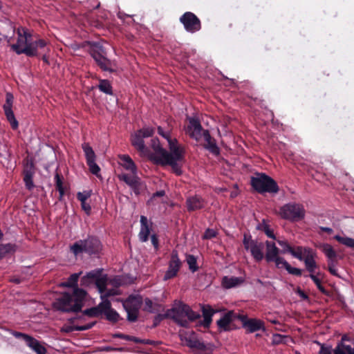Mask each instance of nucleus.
Returning <instances> with one entry per match:
<instances>
[{
    "instance_id": "nucleus-1",
    "label": "nucleus",
    "mask_w": 354,
    "mask_h": 354,
    "mask_svg": "<svg viewBox=\"0 0 354 354\" xmlns=\"http://www.w3.org/2000/svg\"><path fill=\"white\" fill-rule=\"evenodd\" d=\"M86 295V290L82 288H73L71 293H62L53 302V306L63 313L81 312Z\"/></svg>"
},
{
    "instance_id": "nucleus-2",
    "label": "nucleus",
    "mask_w": 354,
    "mask_h": 354,
    "mask_svg": "<svg viewBox=\"0 0 354 354\" xmlns=\"http://www.w3.org/2000/svg\"><path fill=\"white\" fill-rule=\"evenodd\" d=\"M169 319L178 325L189 328V323L201 318V315L194 312L190 306L183 302L175 303L174 306L167 310Z\"/></svg>"
},
{
    "instance_id": "nucleus-3",
    "label": "nucleus",
    "mask_w": 354,
    "mask_h": 354,
    "mask_svg": "<svg viewBox=\"0 0 354 354\" xmlns=\"http://www.w3.org/2000/svg\"><path fill=\"white\" fill-rule=\"evenodd\" d=\"M100 239L92 235H88L84 239H80L70 245V252L75 257L85 253L90 256L98 254L102 250Z\"/></svg>"
},
{
    "instance_id": "nucleus-4",
    "label": "nucleus",
    "mask_w": 354,
    "mask_h": 354,
    "mask_svg": "<svg viewBox=\"0 0 354 354\" xmlns=\"http://www.w3.org/2000/svg\"><path fill=\"white\" fill-rule=\"evenodd\" d=\"M155 154L151 157L157 163L174 164V160H182L184 151L178 145L170 149L171 153L158 145L153 147Z\"/></svg>"
},
{
    "instance_id": "nucleus-5",
    "label": "nucleus",
    "mask_w": 354,
    "mask_h": 354,
    "mask_svg": "<svg viewBox=\"0 0 354 354\" xmlns=\"http://www.w3.org/2000/svg\"><path fill=\"white\" fill-rule=\"evenodd\" d=\"M155 154L151 157L157 163L174 164V160H182L184 151L178 145L170 149L171 153L158 145L153 147Z\"/></svg>"
},
{
    "instance_id": "nucleus-6",
    "label": "nucleus",
    "mask_w": 354,
    "mask_h": 354,
    "mask_svg": "<svg viewBox=\"0 0 354 354\" xmlns=\"http://www.w3.org/2000/svg\"><path fill=\"white\" fill-rule=\"evenodd\" d=\"M250 184L258 193H277L279 186L276 181L265 174H258L251 178Z\"/></svg>"
},
{
    "instance_id": "nucleus-7",
    "label": "nucleus",
    "mask_w": 354,
    "mask_h": 354,
    "mask_svg": "<svg viewBox=\"0 0 354 354\" xmlns=\"http://www.w3.org/2000/svg\"><path fill=\"white\" fill-rule=\"evenodd\" d=\"M122 306L127 312V319L129 322H136L139 317L140 309L143 303L140 295H130L127 299L121 300Z\"/></svg>"
},
{
    "instance_id": "nucleus-8",
    "label": "nucleus",
    "mask_w": 354,
    "mask_h": 354,
    "mask_svg": "<svg viewBox=\"0 0 354 354\" xmlns=\"http://www.w3.org/2000/svg\"><path fill=\"white\" fill-rule=\"evenodd\" d=\"M96 48H91L90 55L93 58L97 65L103 71H109L113 73L115 71V63L106 57V51L103 46L99 44L95 43L93 44Z\"/></svg>"
},
{
    "instance_id": "nucleus-9",
    "label": "nucleus",
    "mask_w": 354,
    "mask_h": 354,
    "mask_svg": "<svg viewBox=\"0 0 354 354\" xmlns=\"http://www.w3.org/2000/svg\"><path fill=\"white\" fill-rule=\"evenodd\" d=\"M306 211L302 205L298 203H288L279 209V214L283 219L292 222H297L304 219Z\"/></svg>"
},
{
    "instance_id": "nucleus-10",
    "label": "nucleus",
    "mask_w": 354,
    "mask_h": 354,
    "mask_svg": "<svg viewBox=\"0 0 354 354\" xmlns=\"http://www.w3.org/2000/svg\"><path fill=\"white\" fill-rule=\"evenodd\" d=\"M48 41L44 39L37 38L32 40L30 39L27 46H24L23 49H19L17 46H14V52L17 55L25 54L27 57H38L40 55V51H45V48L48 46Z\"/></svg>"
},
{
    "instance_id": "nucleus-11",
    "label": "nucleus",
    "mask_w": 354,
    "mask_h": 354,
    "mask_svg": "<svg viewBox=\"0 0 354 354\" xmlns=\"http://www.w3.org/2000/svg\"><path fill=\"white\" fill-rule=\"evenodd\" d=\"M243 244L246 250H250L256 261L259 262L264 258L263 252L264 248L263 243L253 240L251 235L247 236L244 234Z\"/></svg>"
},
{
    "instance_id": "nucleus-12",
    "label": "nucleus",
    "mask_w": 354,
    "mask_h": 354,
    "mask_svg": "<svg viewBox=\"0 0 354 354\" xmlns=\"http://www.w3.org/2000/svg\"><path fill=\"white\" fill-rule=\"evenodd\" d=\"M179 21L183 25L185 30L190 33H195L202 28L200 19L192 12H185L180 17Z\"/></svg>"
},
{
    "instance_id": "nucleus-13",
    "label": "nucleus",
    "mask_w": 354,
    "mask_h": 354,
    "mask_svg": "<svg viewBox=\"0 0 354 354\" xmlns=\"http://www.w3.org/2000/svg\"><path fill=\"white\" fill-rule=\"evenodd\" d=\"M83 284L95 281V286L100 293H104L106 291L107 283V276L102 275L101 271H91L83 277L81 280Z\"/></svg>"
},
{
    "instance_id": "nucleus-14",
    "label": "nucleus",
    "mask_w": 354,
    "mask_h": 354,
    "mask_svg": "<svg viewBox=\"0 0 354 354\" xmlns=\"http://www.w3.org/2000/svg\"><path fill=\"white\" fill-rule=\"evenodd\" d=\"M82 147L84 151L86 162L90 172L93 175H95L97 177H99L100 176V168L95 162L96 155L93 149L88 142H84L82 145Z\"/></svg>"
},
{
    "instance_id": "nucleus-15",
    "label": "nucleus",
    "mask_w": 354,
    "mask_h": 354,
    "mask_svg": "<svg viewBox=\"0 0 354 354\" xmlns=\"http://www.w3.org/2000/svg\"><path fill=\"white\" fill-rule=\"evenodd\" d=\"M118 178L128 185L136 196L140 195L146 188L145 185L137 175L130 176L122 174L119 175Z\"/></svg>"
},
{
    "instance_id": "nucleus-16",
    "label": "nucleus",
    "mask_w": 354,
    "mask_h": 354,
    "mask_svg": "<svg viewBox=\"0 0 354 354\" xmlns=\"http://www.w3.org/2000/svg\"><path fill=\"white\" fill-rule=\"evenodd\" d=\"M182 266V262L178 258L177 250H173L171 254V258L168 263V268L163 277V281H168L176 277Z\"/></svg>"
},
{
    "instance_id": "nucleus-17",
    "label": "nucleus",
    "mask_w": 354,
    "mask_h": 354,
    "mask_svg": "<svg viewBox=\"0 0 354 354\" xmlns=\"http://www.w3.org/2000/svg\"><path fill=\"white\" fill-rule=\"evenodd\" d=\"M188 121L189 123L185 128L186 133L197 142L200 141L203 137V131L205 129H203L201 122L197 118H189Z\"/></svg>"
},
{
    "instance_id": "nucleus-18",
    "label": "nucleus",
    "mask_w": 354,
    "mask_h": 354,
    "mask_svg": "<svg viewBox=\"0 0 354 354\" xmlns=\"http://www.w3.org/2000/svg\"><path fill=\"white\" fill-rule=\"evenodd\" d=\"M14 97L11 93H7L6 95V103L3 104V111L8 121L9 122L12 129L16 130L18 129L19 123L16 120L12 107Z\"/></svg>"
},
{
    "instance_id": "nucleus-19",
    "label": "nucleus",
    "mask_w": 354,
    "mask_h": 354,
    "mask_svg": "<svg viewBox=\"0 0 354 354\" xmlns=\"http://www.w3.org/2000/svg\"><path fill=\"white\" fill-rule=\"evenodd\" d=\"M239 319L247 333H252L258 330H265L264 322L259 319L248 318L245 315H240Z\"/></svg>"
},
{
    "instance_id": "nucleus-20",
    "label": "nucleus",
    "mask_w": 354,
    "mask_h": 354,
    "mask_svg": "<svg viewBox=\"0 0 354 354\" xmlns=\"http://www.w3.org/2000/svg\"><path fill=\"white\" fill-rule=\"evenodd\" d=\"M235 317L233 311L225 313L217 322L216 324L219 332L230 331L233 329L232 324Z\"/></svg>"
},
{
    "instance_id": "nucleus-21",
    "label": "nucleus",
    "mask_w": 354,
    "mask_h": 354,
    "mask_svg": "<svg viewBox=\"0 0 354 354\" xmlns=\"http://www.w3.org/2000/svg\"><path fill=\"white\" fill-rule=\"evenodd\" d=\"M18 38L16 44H13L10 46V48L14 51L13 46H17L19 49H23L22 46H27L29 43L32 34L30 30L24 27L19 28L17 31Z\"/></svg>"
},
{
    "instance_id": "nucleus-22",
    "label": "nucleus",
    "mask_w": 354,
    "mask_h": 354,
    "mask_svg": "<svg viewBox=\"0 0 354 354\" xmlns=\"http://www.w3.org/2000/svg\"><path fill=\"white\" fill-rule=\"evenodd\" d=\"M203 319L199 320L196 326H203L205 328H209L212 322V317L216 313L211 306L203 305L201 306Z\"/></svg>"
},
{
    "instance_id": "nucleus-23",
    "label": "nucleus",
    "mask_w": 354,
    "mask_h": 354,
    "mask_svg": "<svg viewBox=\"0 0 354 354\" xmlns=\"http://www.w3.org/2000/svg\"><path fill=\"white\" fill-rule=\"evenodd\" d=\"M203 136L205 141L203 147L212 154L216 156L218 155L220 153V149L216 145V140L211 136L209 131L208 130L203 131Z\"/></svg>"
},
{
    "instance_id": "nucleus-24",
    "label": "nucleus",
    "mask_w": 354,
    "mask_h": 354,
    "mask_svg": "<svg viewBox=\"0 0 354 354\" xmlns=\"http://www.w3.org/2000/svg\"><path fill=\"white\" fill-rule=\"evenodd\" d=\"M186 205L188 212H194L204 207L205 200L198 195L189 196L186 200Z\"/></svg>"
},
{
    "instance_id": "nucleus-25",
    "label": "nucleus",
    "mask_w": 354,
    "mask_h": 354,
    "mask_svg": "<svg viewBox=\"0 0 354 354\" xmlns=\"http://www.w3.org/2000/svg\"><path fill=\"white\" fill-rule=\"evenodd\" d=\"M105 303H107L108 308L103 310V314L107 321L112 324H115L120 320L123 319L120 314L111 307V301L108 299H105Z\"/></svg>"
},
{
    "instance_id": "nucleus-26",
    "label": "nucleus",
    "mask_w": 354,
    "mask_h": 354,
    "mask_svg": "<svg viewBox=\"0 0 354 354\" xmlns=\"http://www.w3.org/2000/svg\"><path fill=\"white\" fill-rule=\"evenodd\" d=\"M266 246V252L265 259L268 263L272 262L280 253V250L276 246L275 243L266 241L265 243Z\"/></svg>"
},
{
    "instance_id": "nucleus-27",
    "label": "nucleus",
    "mask_w": 354,
    "mask_h": 354,
    "mask_svg": "<svg viewBox=\"0 0 354 354\" xmlns=\"http://www.w3.org/2000/svg\"><path fill=\"white\" fill-rule=\"evenodd\" d=\"M306 268V270L313 274L315 268L317 267L315 261L314 260V253L311 248L305 249V257L303 259Z\"/></svg>"
},
{
    "instance_id": "nucleus-28",
    "label": "nucleus",
    "mask_w": 354,
    "mask_h": 354,
    "mask_svg": "<svg viewBox=\"0 0 354 354\" xmlns=\"http://www.w3.org/2000/svg\"><path fill=\"white\" fill-rule=\"evenodd\" d=\"M140 231L139 232V239L142 242H146L149 239L151 232V226L148 223L147 218L145 216H140Z\"/></svg>"
},
{
    "instance_id": "nucleus-29",
    "label": "nucleus",
    "mask_w": 354,
    "mask_h": 354,
    "mask_svg": "<svg viewBox=\"0 0 354 354\" xmlns=\"http://www.w3.org/2000/svg\"><path fill=\"white\" fill-rule=\"evenodd\" d=\"M107 308V303H105V300H103L97 306L87 308L84 310L82 313L83 315L88 316L90 317H98L99 316L103 314V310Z\"/></svg>"
},
{
    "instance_id": "nucleus-30",
    "label": "nucleus",
    "mask_w": 354,
    "mask_h": 354,
    "mask_svg": "<svg viewBox=\"0 0 354 354\" xmlns=\"http://www.w3.org/2000/svg\"><path fill=\"white\" fill-rule=\"evenodd\" d=\"M26 344L31 348L37 354H46V348L43 346L34 337L28 335L25 340Z\"/></svg>"
},
{
    "instance_id": "nucleus-31",
    "label": "nucleus",
    "mask_w": 354,
    "mask_h": 354,
    "mask_svg": "<svg viewBox=\"0 0 354 354\" xmlns=\"http://www.w3.org/2000/svg\"><path fill=\"white\" fill-rule=\"evenodd\" d=\"M120 158V164L127 170L130 171L133 175H136L137 167L129 155H121Z\"/></svg>"
},
{
    "instance_id": "nucleus-32",
    "label": "nucleus",
    "mask_w": 354,
    "mask_h": 354,
    "mask_svg": "<svg viewBox=\"0 0 354 354\" xmlns=\"http://www.w3.org/2000/svg\"><path fill=\"white\" fill-rule=\"evenodd\" d=\"M243 281L244 279L241 277L225 276L222 279L221 284L223 288L230 289L239 286Z\"/></svg>"
},
{
    "instance_id": "nucleus-33",
    "label": "nucleus",
    "mask_w": 354,
    "mask_h": 354,
    "mask_svg": "<svg viewBox=\"0 0 354 354\" xmlns=\"http://www.w3.org/2000/svg\"><path fill=\"white\" fill-rule=\"evenodd\" d=\"M180 337L183 344L191 349H192L198 339L196 333L194 331H192L191 333L182 332L180 333Z\"/></svg>"
},
{
    "instance_id": "nucleus-34",
    "label": "nucleus",
    "mask_w": 354,
    "mask_h": 354,
    "mask_svg": "<svg viewBox=\"0 0 354 354\" xmlns=\"http://www.w3.org/2000/svg\"><path fill=\"white\" fill-rule=\"evenodd\" d=\"M344 344L337 343L335 348L333 350L330 346L320 344L319 354H345L344 349Z\"/></svg>"
},
{
    "instance_id": "nucleus-35",
    "label": "nucleus",
    "mask_w": 354,
    "mask_h": 354,
    "mask_svg": "<svg viewBox=\"0 0 354 354\" xmlns=\"http://www.w3.org/2000/svg\"><path fill=\"white\" fill-rule=\"evenodd\" d=\"M131 144L132 145L139 151L143 152L145 149V145L144 142V138L136 131L133 135L131 136Z\"/></svg>"
},
{
    "instance_id": "nucleus-36",
    "label": "nucleus",
    "mask_w": 354,
    "mask_h": 354,
    "mask_svg": "<svg viewBox=\"0 0 354 354\" xmlns=\"http://www.w3.org/2000/svg\"><path fill=\"white\" fill-rule=\"evenodd\" d=\"M97 87L101 92H102L106 95H113L112 85H111L110 81L108 80L100 79L99 84L97 86Z\"/></svg>"
},
{
    "instance_id": "nucleus-37",
    "label": "nucleus",
    "mask_w": 354,
    "mask_h": 354,
    "mask_svg": "<svg viewBox=\"0 0 354 354\" xmlns=\"http://www.w3.org/2000/svg\"><path fill=\"white\" fill-rule=\"evenodd\" d=\"M322 252L325 254V255L328 259V261H335L336 260L337 253L334 250L333 248L328 243H323L320 246Z\"/></svg>"
},
{
    "instance_id": "nucleus-38",
    "label": "nucleus",
    "mask_w": 354,
    "mask_h": 354,
    "mask_svg": "<svg viewBox=\"0 0 354 354\" xmlns=\"http://www.w3.org/2000/svg\"><path fill=\"white\" fill-rule=\"evenodd\" d=\"M63 177L59 175L58 173L55 174V187L57 190L59 192V196L58 198V200L59 201H62L63 199V197L65 194L64 187L63 186V181H62Z\"/></svg>"
},
{
    "instance_id": "nucleus-39",
    "label": "nucleus",
    "mask_w": 354,
    "mask_h": 354,
    "mask_svg": "<svg viewBox=\"0 0 354 354\" xmlns=\"http://www.w3.org/2000/svg\"><path fill=\"white\" fill-rule=\"evenodd\" d=\"M192 350L194 351L198 352L200 354H206L207 352L210 353L212 351L210 346L206 345L204 342L200 341L198 339L194 345Z\"/></svg>"
},
{
    "instance_id": "nucleus-40",
    "label": "nucleus",
    "mask_w": 354,
    "mask_h": 354,
    "mask_svg": "<svg viewBox=\"0 0 354 354\" xmlns=\"http://www.w3.org/2000/svg\"><path fill=\"white\" fill-rule=\"evenodd\" d=\"M16 250V245L12 243L0 244V259Z\"/></svg>"
},
{
    "instance_id": "nucleus-41",
    "label": "nucleus",
    "mask_w": 354,
    "mask_h": 354,
    "mask_svg": "<svg viewBox=\"0 0 354 354\" xmlns=\"http://www.w3.org/2000/svg\"><path fill=\"white\" fill-rule=\"evenodd\" d=\"M80 273H74L72 274L67 279L66 281L61 283V286L63 287H68V288H78L77 287V281L80 277Z\"/></svg>"
},
{
    "instance_id": "nucleus-42",
    "label": "nucleus",
    "mask_w": 354,
    "mask_h": 354,
    "mask_svg": "<svg viewBox=\"0 0 354 354\" xmlns=\"http://www.w3.org/2000/svg\"><path fill=\"white\" fill-rule=\"evenodd\" d=\"M257 229L264 232L268 237L272 239H276V236L273 230L270 228L269 225L266 223L265 220H263V222L257 225Z\"/></svg>"
},
{
    "instance_id": "nucleus-43",
    "label": "nucleus",
    "mask_w": 354,
    "mask_h": 354,
    "mask_svg": "<svg viewBox=\"0 0 354 354\" xmlns=\"http://www.w3.org/2000/svg\"><path fill=\"white\" fill-rule=\"evenodd\" d=\"M32 176H33V172L32 171L26 170L24 171V181L25 183L26 187L28 190H31L34 187Z\"/></svg>"
},
{
    "instance_id": "nucleus-44",
    "label": "nucleus",
    "mask_w": 354,
    "mask_h": 354,
    "mask_svg": "<svg viewBox=\"0 0 354 354\" xmlns=\"http://www.w3.org/2000/svg\"><path fill=\"white\" fill-rule=\"evenodd\" d=\"M334 239L339 243H342L348 248H354V239L347 236L344 237L340 235H335Z\"/></svg>"
},
{
    "instance_id": "nucleus-45",
    "label": "nucleus",
    "mask_w": 354,
    "mask_h": 354,
    "mask_svg": "<svg viewBox=\"0 0 354 354\" xmlns=\"http://www.w3.org/2000/svg\"><path fill=\"white\" fill-rule=\"evenodd\" d=\"M290 339V337L288 335H283L279 333H275L272 335V344L273 345H279L280 344H287V340Z\"/></svg>"
},
{
    "instance_id": "nucleus-46",
    "label": "nucleus",
    "mask_w": 354,
    "mask_h": 354,
    "mask_svg": "<svg viewBox=\"0 0 354 354\" xmlns=\"http://www.w3.org/2000/svg\"><path fill=\"white\" fill-rule=\"evenodd\" d=\"M309 277L310 279L313 281V282L315 283L317 288L318 290L324 295L328 296L329 292L327 290L324 286L322 284L321 280L317 277V275H315L313 274H310Z\"/></svg>"
},
{
    "instance_id": "nucleus-47",
    "label": "nucleus",
    "mask_w": 354,
    "mask_h": 354,
    "mask_svg": "<svg viewBox=\"0 0 354 354\" xmlns=\"http://www.w3.org/2000/svg\"><path fill=\"white\" fill-rule=\"evenodd\" d=\"M186 261L189 266V269L192 272H195L198 270V266H197V259L194 255L187 254L186 257Z\"/></svg>"
},
{
    "instance_id": "nucleus-48",
    "label": "nucleus",
    "mask_w": 354,
    "mask_h": 354,
    "mask_svg": "<svg viewBox=\"0 0 354 354\" xmlns=\"http://www.w3.org/2000/svg\"><path fill=\"white\" fill-rule=\"evenodd\" d=\"M306 248H303L301 246H297L295 249L292 248L290 254L299 260L302 261L304 259V257H305Z\"/></svg>"
},
{
    "instance_id": "nucleus-49",
    "label": "nucleus",
    "mask_w": 354,
    "mask_h": 354,
    "mask_svg": "<svg viewBox=\"0 0 354 354\" xmlns=\"http://www.w3.org/2000/svg\"><path fill=\"white\" fill-rule=\"evenodd\" d=\"M96 324V322H93L91 323H88L87 324L83 325V326H75L73 327H70V328L68 330V331H84L87 330L91 328H92Z\"/></svg>"
},
{
    "instance_id": "nucleus-50",
    "label": "nucleus",
    "mask_w": 354,
    "mask_h": 354,
    "mask_svg": "<svg viewBox=\"0 0 354 354\" xmlns=\"http://www.w3.org/2000/svg\"><path fill=\"white\" fill-rule=\"evenodd\" d=\"M272 262L275 263V266L277 268H285L290 265L288 261H286L283 257H279V255L276 257Z\"/></svg>"
},
{
    "instance_id": "nucleus-51",
    "label": "nucleus",
    "mask_w": 354,
    "mask_h": 354,
    "mask_svg": "<svg viewBox=\"0 0 354 354\" xmlns=\"http://www.w3.org/2000/svg\"><path fill=\"white\" fill-rule=\"evenodd\" d=\"M138 131L140 134H141L142 138H145L153 136L155 131L152 127H144Z\"/></svg>"
},
{
    "instance_id": "nucleus-52",
    "label": "nucleus",
    "mask_w": 354,
    "mask_h": 354,
    "mask_svg": "<svg viewBox=\"0 0 354 354\" xmlns=\"http://www.w3.org/2000/svg\"><path fill=\"white\" fill-rule=\"evenodd\" d=\"M277 243L282 248L280 251L282 254L290 253L292 249V247L286 241L277 240Z\"/></svg>"
},
{
    "instance_id": "nucleus-53",
    "label": "nucleus",
    "mask_w": 354,
    "mask_h": 354,
    "mask_svg": "<svg viewBox=\"0 0 354 354\" xmlns=\"http://www.w3.org/2000/svg\"><path fill=\"white\" fill-rule=\"evenodd\" d=\"M167 310L164 314H158L155 316L153 322V327L158 326L160 323L165 319H169Z\"/></svg>"
},
{
    "instance_id": "nucleus-54",
    "label": "nucleus",
    "mask_w": 354,
    "mask_h": 354,
    "mask_svg": "<svg viewBox=\"0 0 354 354\" xmlns=\"http://www.w3.org/2000/svg\"><path fill=\"white\" fill-rule=\"evenodd\" d=\"M336 263H337L336 260H335V261H328V270L329 272L332 275L337 277H340L339 275L337 273V269L335 268Z\"/></svg>"
},
{
    "instance_id": "nucleus-55",
    "label": "nucleus",
    "mask_w": 354,
    "mask_h": 354,
    "mask_svg": "<svg viewBox=\"0 0 354 354\" xmlns=\"http://www.w3.org/2000/svg\"><path fill=\"white\" fill-rule=\"evenodd\" d=\"M217 232L214 229L207 228L203 234V239H211L216 237Z\"/></svg>"
},
{
    "instance_id": "nucleus-56",
    "label": "nucleus",
    "mask_w": 354,
    "mask_h": 354,
    "mask_svg": "<svg viewBox=\"0 0 354 354\" xmlns=\"http://www.w3.org/2000/svg\"><path fill=\"white\" fill-rule=\"evenodd\" d=\"M178 161V160H174V164L175 165H173V164H171V163H160V164L162 165H169V166H171L172 170L174 171V172L175 174H176L178 176H180L182 174V171H181L180 167H179L178 164L177 163Z\"/></svg>"
},
{
    "instance_id": "nucleus-57",
    "label": "nucleus",
    "mask_w": 354,
    "mask_h": 354,
    "mask_svg": "<svg viewBox=\"0 0 354 354\" xmlns=\"http://www.w3.org/2000/svg\"><path fill=\"white\" fill-rule=\"evenodd\" d=\"M286 270L289 274L297 277H301L302 274V270L301 269L293 268L290 265L286 268Z\"/></svg>"
},
{
    "instance_id": "nucleus-58",
    "label": "nucleus",
    "mask_w": 354,
    "mask_h": 354,
    "mask_svg": "<svg viewBox=\"0 0 354 354\" xmlns=\"http://www.w3.org/2000/svg\"><path fill=\"white\" fill-rule=\"evenodd\" d=\"M91 196L90 192H78L77 194V198L81 203L84 201H86V200Z\"/></svg>"
},
{
    "instance_id": "nucleus-59",
    "label": "nucleus",
    "mask_w": 354,
    "mask_h": 354,
    "mask_svg": "<svg viewBox=\"0 0 354 354\" xmlns=\"http://www.w3.org/2000/svg\"><path fill=\"white\" fill-rule=\"evenodd\" d=\"M111 283L115 287H120L124 284V279L122 277L117 276L111 280Z\"/></svg>"
},
{
    "instance_id": "nucleus-60",
    "label": "nucleus",
    "mask_w": 354,
    "mask_h": 354,
    "mask_svg": "<svg viewBox=\"0 0 354 354\" xmlns=\"http://www.w3.org/2000/svg\"><path fill=\"white\" fill-rule=\"evenodd\" d=\"M158 133L159 135H160L162 137H163L164 138H165L167 140L171 138V135H170V131H164V129H162V127H158Z\"/></svg>"
},
{
    "instance_id": "nucleus-61",
    "label": "nucleus",
    "mask_w": 354,
    "mask_h": 354,
    "mask_svg": "<svg viewBox=\"0 0 354 354\" xmlns=\"http://www.w3.org/2000/svg\"><path fill=\"white\" fill-rule=\"evenodd\" d=\"M153 302L152 301L149 299V298H146L145 299V308L144 310H146V311H149V312H152L153 311Z\"/></svg>"
},
{
    "instance_id": "nucleus-62",
    "label": "nucleus",
    "mask_w": 354,
    "mask_h": 354,
    "mask_svg": "<svg viewBox=\"0 0 354 354\" xmlns=\"http://www.w3.org/2000/svg\"><path fill=\"white\" fill-rule=\"evenodd\" d=\"M151 241L156 250L159 249V240L156 234H153L151 236Z\"/></svg>"
},
{
    "instance_id": "nucleus-63",
    "label": "nucleus",
    "mask_w": 354,
    "mask_h": 354,
    "mask_svg": "<svg viewBox=\"0 0 354 354\" xmlns=\"http://www.w3.org/2000/svg\"><path fill=\"white\" fill-rule=\"evenodd\" d=\"M104 293V295L101 297L103 300L105 297H109L118 295V292L115 289H106V291Z\"/></svg>"
},
{
    "instance_id": "nucleus-64",
    "label": "nucleus",
    "mask_w": 354,
    "mask_h": 354,
    "mask_svg": "<svg viewBox=\"0 0 354 354\" xmlns=\"http://www.w3.org/2000/svg\"><path fill=\"white\" fill-rule=\"evenodd\" d=\"M81 207L87 215L91 214V207L88 203H86V201L82 202Z\"/></svg>"
}]
</instances>
